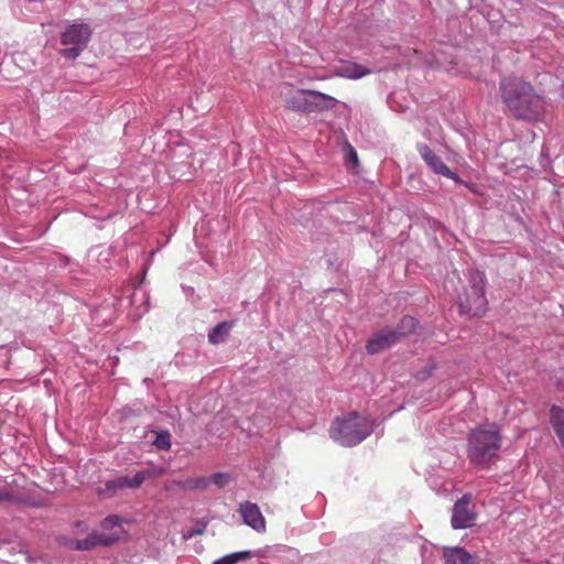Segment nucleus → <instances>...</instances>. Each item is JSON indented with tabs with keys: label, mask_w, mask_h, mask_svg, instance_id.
<instances>
[{
	"label": "nucleus",
	"mask_w": 564,
	"mask_h": 564,
	"mask_svg": "<svg viewBox=\"0 0 564 564\" xmlns=\"http://www.w3.org/2000/svg\"><path fill=\"white\" fill-rule=\"evenodd\" d=\"M499 90L503 104L517 119L539 120L544 113V100L532 85L519 77L500 80Z\"/></svg>",
	"instance_id": "1"
},
{
	"label": "nucleus",
	"mask_w": 564,
	"mask_h": 564,
	"mask_svg": "<svg viewBox=\"0 0 564 564\" xmlns=\"http://www.w3.org/2000/svg\"><path fill=\"white\" fill-rule=\"evenodd\" d=\"M372 432L371 422L356 412L336 417L329 429V436L343 446H354Z\"/></svg>",
	"instance_id": "2"
},
{
	"label": "nucleus",
	"mask_w": 564,
	"mask_h": 564,
	"mask_svg": "<svg viewBox=\"0 0 564 564\" xmlns=\"http://www.w3.org/2000/svg\"><path fill=\"white\" fill-rule=\"evenodd\" d=\"M501 436L496 426L474 430L468 438V458L476 466L486 467L497 456Z\"/></svg>",
	"instance_id": "3"
},
{
	"label": "nucleus",
	"mask_w": 564,
	"mask_h": 564,
	"mask_svg": "<svg viewBox=\"0 0 564 564\" xmlns=\"http://www.w3.org/2000/svg\"><path fill=\"white\" fill-rule=\"evenodd\" d=\"M486 278L482 272L470 271L468 275V288L459 296V310L464 314L481 316L487 311V299L485 296Z\"/></svg>",
	"instance_id": "4"
},
{
	"label": "nucleus",
	"mask_w": 564,
	"mask_h": 564,
	"mask_svg": "<svg viewBox=\"0 0 564 564\" xmlns=\"http://www.w3.org/2000/svg\"><path fill=\"white\" fill-rule=\"evenodd\" d=\"M91 37V31L87 24H72L61 35L64 48L59 53L70 59H75L87 46Z\"/></svg>",
	"instance_id": "5"
},
{
	"label": "nucleus",
	"mask_w": 564,
	"mask_h": 564,
	"mask_svg": "<svg viewBox=\"0 0 564 564\" xmlns=\"http://www.w3.org/2000/svg\"><path fill=\"white\" fill-rule=\"evenodd\" d=\"M476 520L477 511L473 503V497L470 494H466L454 503L451 524L455 530L467 529L475 525Z\"/></svg>",
	"instance_id": "6"
},
{
	"label": "nucleus",
	"mask_w": 564,
	"mask_h": 564,
	"mask_svg": "<svg viewBox=\"0 0 564 564\" xmlns=\"http://www.w3.org/2000/svg\"><path fill=\"white\" fill-rule=\"evenodd\" d=\"M238 512L240 513L245 524L259 533L265 532V519L257 503L243 501L239 505Z\"/></svg>",
	"instance_id": "7"
},
{
	"label": "nucleus",
	"mask_w": 564,
	"mask_h": 564,
	"mask_svg": "<svg viewBox=\"0 0 564 564\" xmlns=\"http://www.w3.org/2000/svg\"><path fill=\"white\" fill-rule=\"evenodd\" d=\"M118 541V536L113 534L105 533H91L82 540H72L69 547L77 551H89L96 546H109Z\"/></svg>",
	"instance_id": "8"
},
{
	"label": "nucleus",
	"mask_w": 564,
	"mask_h": 564,
	"mask_svg": "<svg viewBox=\"0 0 564 564\" xmlns=\"http://www.w3.org/2000/svg\"><path fill=\"white\" fill-rule=\"evenodd\" d=\"M417 151L424 162L431 170L445 177L457 180L456 173L452 172L449 167L442 161V159L426 144H419Z\"/></svg>",
	"instance_id": "9"
},
{
	"label": "nucleus",
	"mask_w": 564,
	"mask_h": 564,
	"mask_svg": "<svg viewBox=\"0 0 564 564\" xmlns=\"http://www.w3.org/2000/svg\"><path fill=\"white\" fill-rule=\"evenodd\" d=\"M395 341H398V335L393 332L392 328H384L373 335L367 341L366 350L370 355L378 354L384 349L391 347Z\"/></svg>",
	"instance_id": "10"
},
{
	"label": "nucleus",
	"mask_w": 564,
	"mask_h": 564,
	"mask_svg": "<svg viewBox=\"0 0 564 564\" xmlns=\"http://www.w3.org/2000/svg\"><path fill=\"white\" fill-rule=\"evenodd\" d=\"M337 104L338 101L336 98L327 94L311 89L308 93L307 113L332 110Z\"/></svg>",
	"instance_id": "11"
},
{
	"label": "nucleus",
	"mask_w": 564,
	"mask_h": 564,
	"mask_svg": "<svg viewBox=\"0 0 564 564\" xmlns=\"http://www.w3.org/2000/svg\"><path fill=\"white\" fill-rule=\"evenodd\" d=\"M310 91L311 89H296L286 94L284 97L285 108L291 111L307 113Z\"/></svg>",
	"instance_id": "12"
},
{
	"label": "nucleus",
	"mask_w": 564,
	"mask_h": 564,
	"mask_svg": "<svg viewBox=\"0 0 564 564\" xmlns=\"http://www.w3.org/2000/svg\"><path fill=\"white\" fill-rule=\"evenodd\" d=\"M444 564H478L475 556L463 547H446L443 551Z\"/></svg>",
	"instance_id": "13"
},
{
	"label": "nucleus",
	"mask_w": 564,
	"mask_h": 564,
	"mask_svg": "<svg viewBox=\"0 0 564 564\" xmlns=\"http://www.w3.org/2000/svg\"><path fill=\"white\" fill-rule=\"evenodd\" d=\"M370 73L371 70L369 68L352 62H345L335 70L336 76L349 79H359L366 75H369Z\"/></svg>",
	"instance_id": "14"
},
{
	"label": "nucleus",
	"mask_w": 564,
	"mask_h": 564,
	"mask_svg": "<svg viewBox=\"0 0 564 564\" xmlns=\"http://www.w3.org/2000/svg\"><path fill=\"white\" fill-rule=\"evenodd\" d=\"M210 479L206 477L187 478L185 480L171 481L165 485V489L196 490L205 489L209 485Z\"/></svg>",
	"instance_id": "15"
},
{
	"label": "nucleus",
	"mask_w": 564,
	"mask_h": 564,
	"mask_svg": "<svg viewBox=\"0 0 564 564\" xmlns=\"http://www.w3.org/2000/svg\"><path fill=\"white\" fill-rule=\"evenodd\" d=\"M550 423L560 440L561 445L564 447V409L553 405L550 410Z\"/></svg>",
	"instance_id": "16"
},
{
	"label": "nucleus",
	"mask_w": 564,
	"mask_h": 564,
	"mask_svg": "<svg viewBox=\"0 0 564 564\" xmlns=\"http://www.w3.org/2000/svg\"><path fill=\"white\" fill-rule=\"evenodd\" d=\"M232 327V323L223 322L217 324L208 334L209 343L217 345L226 340L229 332Z\"/></svg>",
	"instance_id": "17"
},
{
	"label": "nucleus",
	"mask_w": 564,
	"mask_h": 564,
	"mask_svg": "<svg viewBox=\"0 0 564 564\" xmlns=\"http://www.w3.org/2000/svg\"><path fill=\"white\" fill-rule=\"evenodd\" d=\"M153 475V471H138L134 476H121L122 487L123 489H138L142 486V484L150 479Z\"/></svg>",
	"instance_id": "18"
},
{
	"label": "nucleus",
	"mask_w": 564,
	"mask_h": 564,
	"mask_svg": "<svg viewBox=\"0 0 564 564\" xmlns=\"http://www.w3.org/2000/svg\"><path fill=\"white\" fill-rule=\"evenodd\" d=\"M22 501V495L18 492L12 485H6L0 488V503L15 505Z\"/></svg>",
	"instance_id": "19"
},
{
	"label": "nucleus",
	"mask_w": 564,
	"mask_h": 564,
	"mask_svg": "<svg viewBox=\"0 0 564 564\" xmlns=\"http://www.w3.org/2000/svg\"><path fill=\"white\" fill-rule=\"evenodd\" d=\"M416 319L412 316H404L401 321H400V324L399 326L393 329V332L397 333L398 335V340L403 337V336H406L411 333H413L416 328Z\"/></svg>",
	"instance_id": "20"
},
{
	"label": "nucleus",
	"mask_w": 564,
	"mask_h": 564,
	"mask_svg": "<svg viewBox=\"0 0 564 564\" xmlns=\"http://www.w3.org/2000/svg\"><path fill=\"white\" fill-rule=\"evenodd\" d=\"M122 489H123V487H122V480H121V476H120L115 479H110V480L106 481L105 488H99L98 492H99V495H102L105 497H112L118 491H120Z\"/></svg>",
	"instance_id": "21"
},
{
	"label": "nucleus",
	"mask_w": 564,
	"mask_h": 564,
	"mask_svg": "<svg viewBox=\"0 0 564 564\" xmlns=\"http://www.w3.org/2000/svg\"><path fill=\"white\" fill-rule=\"evenodd\" d=\"M251 553L249 551H240L235 552L231 554H227L216 561H214L212 564H236L239 561H246L250 558Z\"/></svg>",
	"instance_id": "22"
},
{
	"label": "nucleus",
	"mask_w": 564,
	"mask_h": 564,
	"mask_svg": "<svg viewBox=\"0 0 564 564\" xmlns=\"http://www.w3.org/2000/svg\"><path fill=\"white\" fill-rule=\"evenodd\" d=\"M153 445L163 451H169L172 446L171 434L167 431L155 432Z\"/></svg>",
	"instance_id": "23"
},
{
	"label": "nucleus",
	"mask_w": 564,
	"mask_h": 564,
	"mask_svg": "<svg viewBox=\"0 0 564 564\" xmlns=\"http://www.w3.org/2000/svg\"><path fill=\"white\" fill-rule=\"evenodd\" d=\"M346 165L348 169H355L358 165V155L351 144H346Z\"/></svg>",
	"instance_id": "24"
},
{
	"label": "nucleus",
	"mask_w": 564,
	"mask_h": 564,
	"mask_svg": "<svg viewBox=\"0 0 564 564\" xmlns=\"http://www.w3.org/2000/svg\"><path fill=\"white\" fill-rule=\"evenodd\" d=\"M218 488H223L229 484L231 477L227 473H216L209 478Z\"/></svg>",
	"instance_id": "25"
},
{
	"label": "nucleus",
	"mask_w": 564,
	"mask_h": 564,
	"mask_svg": "<svg viewBox=\"0 0 564 564\" xmlns=\"http://www.w3.org/2000/svg\"><path fill=\"white\" fill-rule=\"evenodd\" d=\"M120 524H121V518L119 516H109L102 522V527L106 529L112 528V527H119Z\"/></svg>",
	"instance_id": "26"
},
{
	"label": "nucleus",
	"mask_w": 564,
	"mask_h": 564,
	"mask_svg": "<svg viewBox=\"0 0 564 564\" xmlns=\"http://www.w3.org/2000/svg\"><path fill=\"white\" fill-rule=\"evenodd\" d=\"M142 471H153V475L151 478H155V477L162 476L165 473V468L164 467H152L149 469H143Z\"/></svg>",
	"instance_id": "27"
},
{
	"label": "nucleus",
	"mask_w": 564,
	"mask_h": 564,
	"mask_svg": "<svg viewBox=\"0 0 564 564\" xmlns=\"http://www.w3.org/2000/svg\"><path fill=\"white\" fill-rule=\"evenodd\" d=\"M203 531H204V529H202V530H197V531H195L194 533H196V534H202V533H203Z\"/></svg>",
	"instance_id": "28"
}]
</instances>
